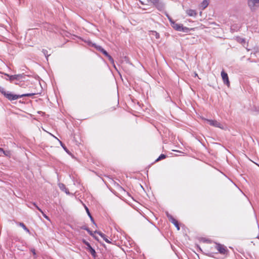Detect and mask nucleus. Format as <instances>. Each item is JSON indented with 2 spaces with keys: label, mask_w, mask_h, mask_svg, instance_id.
<instances>
[{
  "label": "nucleus",
  "mask_w": 259,
  "mask_h": 259,
  "mask_svg": "<svg viewBox=\"0 0 259 259\" xmlns=\"http://www.w3.org/2000/svg\"><path fill=\"white\" fill-rule=\"evenodd\" d=\"M85 210H86V211H87V213H88V216L90 217V218L91 221H92V222L93 224H94L95 225H96V224H95V221H94V220L93 218L92 217V216L91 214V213H90V211H89V208H88L87 206H85Z\"/></svg>",
  "instance_id": "obj_15"
},
{
  "label": "nucleus",
  "mask_w": 259,
  "mask_h": 259,
  "mask_svg": "<svg viewBox=\"0 0 259 259\" xmlns=\"http://www.w3.org/2000/svg\"><path fill=\"white\" fill-rule=\"evenodd\" d=\"M85 42L90 46H92L93 47V45L95 44L94 43H93L90 40H88V41H85Z\"/></svg>",
  "instance_id": "obj_26"
},
{
  "label": "nucleus",
  "mask_w": 259,
  "mask_h": 259,
  "mask_svg": "<svg viewBox=\"0 0 259 259\" xmlns=\"http://www.w3.org/2000/svg\"><path fill=\"white\" fill-rule=\"evenodd\" d=\"M247 4L252 11H254L259 6V0H247Z\"/></svg>",
  "instance_id": "obj_3"
},
{
  "label": "nucleus",
  "mask_w": 259,
  "mask_h": 259,
  "mask_svg": "<svg viewBox=\"0 0 259 259\" xmlns=\"http://www.w3.org/2000/svg\"><path fill=\"white\" fill-rule=\"evenodd\" d=\"M140 2L142 4H143V3L142 1H140Z\"/></svg>",
  "instance_id": "obj_36"
},
{
  "label": "nucleus",
  "mask_w": 259,
  "mask_h": 259,
  "mask_svg": "<svg viewBox=\"0 0 259 259\" xmlns=\"http://www.w3.org/2000/svg\"><path fill=\"white\" fill-rule=\"evenodd\" d=\"M151 3L153 4L154 6L156 5L159 2V0H148Z\"/></svg>",
  "instance_id": "obj_22"
},
{
  "label": "nucleus",
  "mask_w": 259,
  "mask_h": 259,
  "mask_svg": "<svg viewBox=\"0 0 259 259\" xmlns=\"http://www.w3.org/2000/svg\"><path fill=\"white\" fill-rule=\"evenodd\" d=\"M215 248L221 254H226L228 252L227 247L221 244H216Z\"/></svg>",
  "instance_id": "obj_5"
},
{
  "label": "nucleus",
  "mask_w": 259,
  "mask_h": 259,
  "mask_svg": "<svg viewBox=\"0 0 259 259\" xmlns=\"http://www.w3.org/2000/svg\"><path fill=\"white\" fill-rule=\"evenodd\" d=\"M30 251L32 252V253H33V254L34 255H36V252H35V250L34 248H31Z\"/></svg>",
  "instance_id": "obj_28"
},
{
  "label": "nucleus",
  "mask_w": 259,
  "mask_h": 259,
  "mask_svg": "<svg viewBox=\"0 0 259 259\" xmlns=\"http://www.w3.org/2000/svg\"><path fill=\"white\" fill-rule=\"evenodd\" d=\"M166 17H167L168 20L169 21L170 24H171L172 22H174V21L172 19V18L168 14H166Z\"/></svg>",
  "instance_id": "obj_25"
},
{
  "label": "nucleus",
  "mask_w": 259,
  "mask_h": 259,
  "mask_svg": "<svg viewBox=\"0 0 259 259\" xmlns=\"http://www.w3.org/2000/svg\"><path fill=\"white\" fill-rule=\"evenodd\" d=\"M88 231V232L90 234V235H91V236L93 235V232L88 228L87 229V230Z\"/></svg>",
  "instance_id": "obj_31"
},
{
  "label": "nucleus",
  "mask_w": 259,
  "mask_h": 259,
  "mask_svg": "<svg viewBox=\"0 0 259 259\" xmlns=\"http://www.w3.org/2000/svg\"><path fill=\"white\" fill-rule=\"evenodd\" d=\"M27 206H28V207H30V208H32V204H31V203H30L29 204H27Z\"/></svg>",
  "instance_id": "obj_34"
},
{
  "label": "nucleus",
  "mask_w": 259,
  "mask_h": 259,
  "mask_svg": "<svg viewBox=\"0 0 259 259\" xmlns=\"http://www.w3.org/2000/svg\"><path fill=\"white\" fill-rule=\"evenodd\" d=\"M31 204H32L33 206L35 207L40 212L43 213L42 210L36 205V204L34 202L31 203Z\"/></svg>",
  "instance_id": "obj_24"
},
{
  "label": "nucleus",
  "mask_w": 259,
  "mask_h": 259,
  "mask_svg": "<svg viewBox=\"0 0 259 259\" xmlns=\"http://www.w3.org/2000/svg\"><path fill=\"white\" fill-rule=\"evenodd\" d=\"M59 187L61 190L64 191L66 194H69V191L68 189H67L65 187V185L63 184H59Z\"/></svg>",
  "instance_id": "obj_14"
},
{
  "label": "nucleus",
  "mask_w": 259,
  "mask_h": 259,
  "mask_svg": "<svg viewBox=\"0 0 259 259\" xmlns=\"http://www.w3.org/2000/svg\"><path fill=\"white\" fill-rule=\"evenodd\" d=\"M158 10H162L164 8V5L161 2H159L155 6Z\"/></svg>",
  "instance_id": "obj_16"
},
{
  "label": "nucleus",
  "mask_w": 259,
  "mask_h": 259,
  "mask_svg": "<svg viewBox=\"0 0 259 259\" xmlns=\"http://www.w3.org/2000/svg\"><path fill=\"white\" fill-rule=\"evenodd\" d=\"M166 155L165 154H161L158 158L156 160V161H158L159 160H161L162 159H163L165 158Z\"/></svg>",
  "instance_id": "obj_20"
},
{
  "label": "nucleus",
  "mask_w": 259,
  "mask_h": 259,
  "mask_svg": "<svg viewBox=\"0 0 259 259\" xmlns=\"http://www.w3.org/2000/svg\"><path fill=\"white\" fill-rule=\"evenodd\" d=\"M110 62L113 65L114 67L115 68V65H114V61L113 58L109 54L108 56H107Z\"/></svg>",
  "instance_id": "obj_19"
},
{
  "label": "nucleus",
  "mask_w": 259,
  "mask_h": 259,
  "mask_svg": "<svg viewBox=\"0 0 259 259\" xmlns=\"http://www.w3.org/2000/svg\"><path fill=\"white\" fill-rule=\"evenodd\" d=\"M5 75L9 77V80L10 81H12L15 79H19V77L20 76V75H19V74L14 75H9V74H8L7 73H5Z\"/></svg>",
  "instance_id": "obj_12"
},
{
  "label": "nucleus",
  "mask_w": 259,
  "mask_h": 259,
  "mask_svg": "<svg viewBox=\"0 0 259 259\" xmlns=\"http://www.w3.org/2000/svg\"><path fill=\"white\" fill-rule=\"evenodd\" d=\"M88 231V232L90 234V235H91V236L93 235V232L88 228L87 229V230Z\"/></svg>",
  "instance_id": "obj_30"
},
{
  "label": "nucleus",
  "mask_w": 259,
  "mask_h": 259,
  "mask_svg": "<svg viewBox=\"0 0 259 259\" xmlns=\"http://www.w3.org/2000/svg\"><path fill=\"white\" fill-rule=\"evenodd\" d=\"M205 120L207 121L209 123V124L212 126L219 127L221 129L225 128V127L223 124H222L220 122H218L215 120H211L208 119H205Z\"/></svg>",
  "instance_id": "obj_4"
},
{
  "label": "nucleus",
  "mask_w": 259,
  "mask_h": 259,
  "mask_svg": "<svg viewBox=\"0 0 259 259\" xmlns=\"http://www.w3.org/2000/svg\"><path fill=\"white\" fill-rule=\"evenodd\" d=\"M94 233L99 234L106 242L108 243H111V242L107 238L106 236L103 233L98 231H95Z\"/></svg>",
  "instance_id": "obj_9"
},
{
  "label": "nucleus",
  "mask_w": 259,
  "mask_h": 259,
  "mask_svg": "<svg viewBox=\"0 0 259 259\" xmlns=\"http://www.w3.org/2000/svg\"><path fill=\"white\" fill-rule=\"evenodd\" d=\"M88 251L92 254V255L93 257L96 256V252L95 250L93 248H91L90 250H89Z\"/></svg>",
  "instance_id": "obj_18"
},
{
  "label": "nucleus",
  "mask_w": 259,
  "mask_h": 259,
  "mask_svg": "<svg viewBox=\"0 0 259 259\" xmlns=\"http://www.w3.org/2000/svg\"><path fill=\"white\" fill-rule=\"evenodd\" d=\"M93 47L96 48L98 51L102 53L106 57L108 56L109 54L101 46L94 44L93 45Z\"/></svg>",
  "instance_id": "obj_8"
},
{
  "label": "nucleus",
  "mask_w": 259,
  "mask_h": 259,
  "mask_svg": "<svg viewBox=\"0 0 259 259\" xmlns=\"http://www.w3.org/2000/svg\"><path fill=\"white\" fill-rule=\"evenodd\" d=\"M149 34L150 36H154L156 39H159L160 37L159 34L156 31L151 30L149 31Z\"/></svg>",
  "instance_id": "obj_11"
},
{
  "label": "nucleus",
  "mask_w": 259,
  "mask_h": 259,
  "mask_svg": "<svg viewBox=\"0 0 259 259\" xmlns=\"http://www.w3.org/2000/svg\"><path fill=\"white\" fill-rule=\"evenodd\" d=\"M91 248H93V247L91 246V245H90L89 246L87 247V250L88 251H89V250H90Z\"/></svg>",
  "instance_id": "obj_33"
},
{
  "label": "nucleus",
  "mask_w": 259,
  "mask_h": 259,
  "mask_svg": "<svg viewBox=\"0 0 259 259\" xmlns=\"http://www.w3.org/2000/svg\"><path fill=\"white\" fill-rule=\"evenodd\" d=\"M195 76H198L197 74L195 73Z\"/></svg>",
  "instance_id": "obj_37"
},
{
  "label": "nucleus",
  "mask_w": 259,
  "mask_h": 259,
  "mask_svg": "<svg viewBox=\"0 0 259 259\" xmlns=\"http://www.w3.org/2000/svg\"><path fill=\"white\" fill-rule=\"evenodd\" d=\"M3 153L6 155V156H8L10 154V152L8 151H4Z\"/></svg>",
  "instance_id": "obj_29"
},
{
  "label": "nucleus",
  "mask_w": 259,
  "mask_h": 259,
  "mask_svg": "<svg viewBox=\"0 0 259 259\" xmlns=\"http://www.w3.org/2000/svg\"><path fill=\"white\" fill-rule=\"evenodd\" d=\"M0 92L9 100L13 101L17 100L19 98L23 97H31L35 94H25L22 95H16L13 94V93L9 92H6L5 90V89L2 87H0Z\"/></svg>",
  "instance_id": "obj_1"
},
{
  "label": "nucleus",
  "mask_w": 259,
  "mask_h": 259,
  "mask_svg": "<svg viewBox=\"0 0 259 259\" xmlns=\"http://www.w3.org/2000/svg\"><path fill=\"white\" fill-rule=\"evenodd\" d=\"M171 25L174 29L179 31L188 32L189 30L188 28L184 27L183 24L176 23L175 21L172 22Z\"/></svg>",
  "instance_id": "obj_2"
},
{
  "label": "nucleus",
  "mask_w": 259,
  "mask_h": 259,
  "mask_svg": "<svg viewBox=\"0 0 259 259\" xmlns=\"http://www.w3.org/2000/svg\"><path fill=\"white\" fill-rule=\"evenodd\" d=\"M81 228L82 229H83V230H87V229H88V228L87 226H83L81 227Z\"/></svg>",
  "instance_id": "obj_32"
},
{
  "label": "nucleus",
  "mask_w": 259,
  "mask_h": 259,
  "mask_svg": "<svg viewBox=\"0 0 259 259\" xmlns=\"http://www.w3.org/2000/svg\"><path fill=\"white\" fill-rule=\"evenodd\" d=\"M187 14L191 17H195L197 15L196 11L192 9H189L186 11Z\"/></svg>",
  "instance_id": "obj_10"
},
{
  "label": "nucleus",
  "mask_w": 259,
  "mask_h": 259,
  "mask_svg": "<svg viewBox=\"0 0 259 259\" xmlns=\"http://www.w3.org/2000/svg\"><path fill=\"white\" fill-rule=\"evenodd\" d=\"M209 4V0H203L200 4L202 10L205 9Z\"/></svg>",
  "instance_id": "obj_13"
},
{
  "label": "nucleus",
  "mask_w": 259,
  "mask_h": 259,
  "mask_svg": "<svg viewBox=\"0 0 259 259\" xmlns=\"http://www.w3.org/2000/svg\"><path fill=\"white\" fill-rule=\"evenodd\" d=\"M0 151L3 153L5 150L3 148H0Z\"/></svg>",
  "instance_id": "obj_35"
},
{
  "label": "nucleus",
  "mask_w": 259,
  "mask_h": 259,
  "mask_svg": "<svg viewBox=\"0 0 259 259\" xmlns=\"http://www.w3.org/2000/svg\"><path fill=\"white\" fill-rule=\"evenodd\" d=\"M2 73L1 72H0V74Z\"/></svg>",
  "instance_id": "obj_38"
},
{
  "label": "nucleus",
  "mask_w": 259,
  "mask_h": 259,
  "mask_svg": "<svg viewBox=\"0 0 259 259\" xmlns=\"http://www.w3.org/2000/svg\"><path fill=\"white\" fill-rule=\"evenodd\" d=\"M20 226H21L23 228V229L24 230H25L26 231H27V232H29V230L27 229V228L26 227V226L23 223H20Z\"/></svg>",
  "instance_id": "obj_21"
},
{
  "label": "nucleus",
  "mask_w": 259,
  "mask_h": 259,
  "mask_svg": "<svg viewBox=\"0 0 259 259\" xmlns=\"http://www.w3.org/2000/svg\"><path fill=\"white\" fill-rule=\"evenodd\" d=\"M59 142L61 145V146L62 147V148L64 149V150L68 153H69V151L67 149V148L66 147V146L62 143V142L60 141H59Z\"/></svg>",
  "instance_id": "obj_23"
},
{
  "label": "nucleus",
  "mask_w": 259,
  "mask_h": 259,
  "mask_svg": "<svg viewBox=\"0 0 259 259\" xmlns=\"http://www.w3.org/2000/svg\"><path fill=\"white\" fill-rule=\"evenodd\" d=\"M42 53L45 56L47 60H48V57L49 56H50V54H48V51L46 49H42Z\"/></svg>",
  "instance_id": "obj_17"
},
{
  "label": "nucleus",
  "mask_w": 259,
  "mask_h": 259,
  "mask_svg": "<svg viewBox=\"0 0 259 259\" xmlns=\"http://www.w3.org/2000/svg\"><path fill=\"white\" fill-rule=\"evenodd\" d=\"M83 242L87 246V247L89 246L90 245V244L85 240H83Z\"/></svg>",
  "instance_id": "obj_27"
},
{
  "label": "nucleus",
  "mask_w": 259,
  "mask_h": 259,
  "mask_svg": "<svg viewBox=\"0 0 259 259\" xmlns=\"http://www.w3.org/2000/svg\"><path fill=\"white\" fill-rule=\"evenodd\" d=\"M166 216L168 218L169 221L175 226L177 230H179L180 229L178 221L168 212H166Z\"/></svg>",
  "instance_id": "obj_6"
},
{
  "label": "nucleus",
  "mask_w": 259,
  "mask_h": 259,
  "mask_svg": "<svg viewBox=\"0 0 259 259\" xmlns=\"http://www.w3.org/2000/svg\"><path fill=\"white\" fill-rule=\"evenodd\" d=\"M221 76L222 77V79L224 81V83L227 85L228 86H229L230 82L229 80L228 74L223 70L221 72Z\"/></svg>",
  "instance_id": "obj_7"
}]
</instances>
